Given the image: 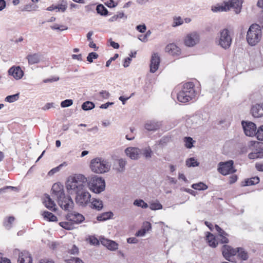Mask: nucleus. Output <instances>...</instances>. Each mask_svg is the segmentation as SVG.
Here are the masks:
<instances>
[{"instance_id":"1","label":"nucleus","mask_w":263,"mask_h":263,"mask_svg":"<svg viewBox=\"0 0 263 263\" xmlns=\"http://www.w3.org/2000/svg\"><path fill=\"white\" fill-rule=\"evenodd\" d=\"M66 189L69 194H76L75 201L79 206L85 207L90 202L91 194L87 189V177L84 175L77 174L69 176Z\"/></svg>"},{"instance_id":"2","label":"nucleus","mask_w":263,"mask_h":263,"mask_svg":"<svg viewBox=\"0 0 263 263\" xmlns=\"http://www.w3.org/2000/svg\"><path fill=\"white\" fill-rule=\"evenodd\" d=\"M52 196L56 199L59 205L65 211L72 209L74 203L71 197L66 196L63 186L60 183H54L52 187Z\"/></svg>"},{"instance_id":"3","label":"nucleus","mask_w":263,"mask_h":263,"mask_svg":"<svg viewBox=\"0 0 263 263\" xmlns=\"http://www.w3.org/2000/svg\"><path fill=\"white\" fill-rule=\"evenodd\" d=\"M196 95L194 83L189 82L182 85L181 89L177 93V99L179 102L186 103L194 99Z\"/></svg>"},{"instance_id":"4","label":"nucleus","mask_w":263,"mask_h":263,"mask_svg":"<svg viewBox=\"0 0 263 263\" xmlns=\"http://www.w3.org/2000/svg\"><path fill=\"white\" fill-rule=\"evenodd\" d=\"M111 165L110 162L107 159L98 157L91 160L89 167L92 172L102 174L108 172Z\"/></svg>"},{"instance_id":"5","label":"nucleus","mask_w":263,"mask_h":263,"mask_svg":"<svg viewBox=\"0 0 263 263\" xmlns=\"http://www.w3.org/2000/svg\"><path fill=\"white\" fill-rule=\"evenodd\" d=\"M262 37L261 27L257 24H252L247 33L246 39L248 43L251 46L256 45Z\"/></svg>"},{"instance_id":"6","label":"nucleus","mask_w":263,"mask_h":263,"mask_svg":"<svg viewBox=\"0 0 263 263\" xmlns=\"http://www.w3.org/2000/svg\"><path fill=\"white\" fill-rule=\"evenodd\" d=\"M88 187L91 192L99 194L105 190V180L102 177L96 175L87 178V189Z\"/></svg>"},{"instance_id":"7","label":"nucleus","mask_w":263,"mask_h":263,"mask_svg":"<svg viewBox=\"0 0 263 263\" xmlns=\"http://www.w3.org/2000/svg\"><path fill=\"white\" fill-rule=\"evenodd\" d=\"M232 41L231 33L228 29L224 28L219 31L216 38L218 45L224 49H227L230 47Z\"/></svg>"},{"instance_id":"8","label":"nucleus","mask_w":263,"mask_h":263,"mask_svg":"<svg viewBox=\"0 0 263 263\" xmlns=\"http://www.w3.org/2000/svg\"><path fill=\"white\" fill-rule=\"evenodd\" d=\"M233 164L234 162L232 160L220 162L218 164V171L224 176L234 173L236 170L234 168Z\"/></svg>"},{"instance_id":"9","label":"nucleus","mask_w":263,"mask_h":263,"mask_svg":"<svg viewBox=\"0 0 263 263\" xmlns=\"http://www.w3.org/2000/svg\"><path fill=\"white\" fill-rule=\"evenodd\" d=\"M124 153L127 157L133 160L139 159L142 156L141 149L137 147H128Z\"/></svg>"},{"instance_id":"10","label":"nucleus","mask_w":263,"mask_h":263,"mask_svg":"<svg viewBox=\"0 0 263 263\" xmlns=\"http://www.w3.org/2000/svg\"><path fill=\"white\" fill-rule=\"evenodd\" d=\"M200 40L199 34L197 32L188 34L184 39V44L189 47H193L198 44Z\"/></svg>"},{"instance_id":"11","label":"nucleus","mask_w":263,"mask_h":263,"mask_svg":"<svg viewBox=\"0 0 263 263\" xmlns=\"http://www.w3.org/2000/svg\"><path fill=\"white\" fill-rule=\"evenodd\" d=\"M241 124L244 132L247 136L252 137L256 135V126L254 123L250 121H242Z\"/></svg>"},{"instance_id":"12","label":"nucleus","mask_w":263,"mask_h":263,"mask_svg":"<svg viewBox=\"0 0 263 263\" xmlns=\"http://www.w3.org/2000/svg\"><path fill=\"white\" fill-rule=\"evenodd\" d=\"M222 253L224 258L229 261L233 262L231 257L237 254V248L234 249L229 245H223L221 249Z\"/></svg>"},{"instance_id":"13","label":"nucleus","mask_w":263,"mask_h":263,"mask_svg":"<svg viewBox=\"0 0 263 263\" xmlns=\"http://www.w3.org/2000/svg\"><path fill=\"white\" fill-rule=\"evenodd\" d=\"M160 57L158 53H153L150 62V72L155 73L158 69L160 63Z\"/></svg>"},{"instance_id":"14","label":"nucleus","mask_w":263,"mask_h":263,"mask_svg":"<svg viewBox=\"0 0 263 263\" xmlns=\"http://www.w3.org/2000/svg\"><path fill=\"white\" fill-rule=\"evenodd\" d=\"M242 1L241 0H228L225 2L226 5L229 8V10L233 8L236 14L241 12L242 9Z\"/></svg>"},{"instance_id":"15","label":"nucleus","mask_w":263,"mask_h":263,"mask_svg":"<svg viewBox=\"0 0 263 263\" xmlns=\"http://www.w3.org/2000/svg\"><path fill=\"white\" fill-rule=\"evenodd\" d=\"M101 243L108 250L114 251L118 248V244L115 241L102 237L100 239Z\"/></svg>"},{"instance_id":"16","label":"nucleus","mask_w":263,"mask_h":263,"mask_svg":"<svg viewBox=\"0 0 263 263\" xmlns=\"http://www.w3.org/2000/svg\"><path fill=\"white\" fill-rule=\"evenodd\" d=\"M252 116L255 118H260L263 116V102L253 105L251 109Z\"/></svg>"},{"instance_id":"17","label":"nucleus","mask_w":263,"mask_h":263,"mask_svg":"<svg viewBox=\"0 0 263 263\" xmlns=\"http://www.w3.org/2000/svg\"><path fill=\"white\" fill-rule=\"evenodd\" d=\"M17 262L18 263H32V259L30 254L26 251L20 252Z\"/></svg>"},{"instance_id":"18","label":"nucleus","mask_w":263,"mask_h":263,"mask_svg":"<svg viewBox=\"0 0 263 263\" xmlns=\"http://www.w3.org/2000/svg\"><path fill=\"white\" fill-rule=\"evenodd\" d=\"M165 51L172 56H178L181 53V50L175 44H170L165 47Z\"/></svg>"},{"instance_id":"19","label":"nucleus","mask_w":263,"mask_h":263,"mask_svg":"<svg viewBox=\"0 0 263 263\" xmlns=\"http://www.w3.org/2000/svg\"><path fill=\"white\" fill-rule=\"evenodd\" d=\"M9 74L16 79L19 80L24 75V72L19 66H13L9 69Z\"/></svg>"},{"instance_id":"20","label":"nucleus","mask_w":263,"mask_h":263,"mask_svg":"<svg viewBox=\"0 0 263 263\" xmlns=\"http://www.w3.org/2000/svg\"><path fill=\"white\" fill-rule=\"evenodd\" d=\"M162 124L160 121L156 120H149L147 121L144 125L145 128L149 131L156 130L160 128Z\"/></svg>"},{"instance_id":"21","label":"nucleus","mask_w":263,"mask_h":263,"mask_svg":"<svg viewBox=\"0 0 263 263\" xmlns=\"http://www.w3.org/2000/svg\"><path fill=\"white\" fill-rule=\"evenodd\" d=\"M43 202L45 206L49 210L53 211H55L57 210L55 203L54 201L52 200L49 195H44L43 199Z\"/></svg>"},{"instance_id":"22","label":"nucleus","mask_w":263,"mask_h":263,"mask_svg":"<svg viewBox=\"0 0 263 263\" xmlns=\"http://www.w3.org/2000/svg\"><path fill=\"white\" fill-rule=\"evenodd\" d=\"M187 123L191 125V127L195 128L202 123V119L199 116H195L189 119Z\"/></svg>"},{"instance_id":"23","label":"nucleus","mask_w":263,"mask_h":263,"mask_svg":"<svg viewBox=\"0 0 263 263\" xmlns=\"http://www.w3.org/2000/svg\"><path fill=\"white\" fill-rule=\"evenodd\" d=\"M215 228L218 233V236L219 237V238L220 239L221 243H228L229 242V239L227 236H228V234L222 229H221L218 225L216 224L215 226Z\"/></svg>"},{"instance_id":"24","label":"nucleus","mask_w":263,"mask_h":263,"mask_svg":"<svg viewBox=\"0 0 263 263\" xmlns=\"http://www.w3.org/2000/svg\"><path fill=\"white\" fill-rule=\"evenodd\" d=\"M27 59L30 65L37 64L42 60V55L40 53L30 54L27 55Z\"/></svg>"},{"instance_id":"25","label":"nucleus","mask_w":263,"mask_h":263,"mask_svg":"<svg viewBox=\"0 0 263 263\" xmlns=\"http://www.w3.org/2000/svg\"><path fill=\"white\" fill-rule=\"evenodd\" d=\"M211 10L213 12H226L229 11V8L226 6L224 2L222 5L217 4L215 6H213Z\"/></svg>"},{"instance_id":"26","label":"nucleus","mask_w":263,"mask_h":263,"mask_svg":"<svg viewBox=\"0 0 263 263\" xmlns=\"http://www.w3.org/2000/svg\"><path fill=\"white\" fill-rule=\"evenodd\" d=\"M90 203L91 208L98 211L101 210L103 207V202L99 199L92 198Z\"/></svg>"},{"instance_id":"27","label":"nucleus","mask_w":263,"mask_h":263,"mask_svg":"<svg viewBox=\"0 0 263 263\" xmlns=\"http://www.w3.org/2000/svg\"><path fill=\"white\" fill-rule=\"evenodd\" d=\"M70 220L76 223H80L84 220V216L79 213L71 214L69 216Z\"/></svg>"},{"instance_id":"28","label":"nucleus","mask_w":263,"mask_h":263,"mask_svg":"<svg viewBox=\"0 0 263 263\" xmlns=\"http://www.w3.org/2000/svg\"><path fill=\"white\" fill-rule=\"evenodd\" d=\"M237 253L238 257L243 260H247L249 258L247 252L242 248H237Z\"/></svg>"},{"instance_id":"29","label":"nucleus","mask_w":263,"mask_h":263,"mask_svg":"<svg viewBox=\"0 0 263 263\" xmlns=\"http://www.w3.org/2000/svg\"><path fill=\"white\" fill-rule=\"evenodd\" d=\"M206 240L210 246L215 248L218 243L216 241L214 235L210 233H208V234L206 236Z\"/></svg>"},{"instance_id":"30","label":"nucleus","mask_w":263,"mask_h":263,"mask_svg":"<svg viewBox=\"0 0 263 263\" xmlns=\"http://www.w3.org/2000/svg\"><path fill=\"white\" fill-rule=\"evenodd\" d=\"M127 164V161L124 159H120L118 160V166L116 168V170L119 173H122L125 171V167Z\"/></svg>"},{"instance_id":"31","label":"nucleus","mask_w":263,"mask_h":263,"mask_svg":"<svg viewBox=\"0 0 263 263\" xmlns=\"http://www.w3.org/2000/svg\"><path fill=\"white\" fill-rule=\"evenodd\" d=\"M141 149L142 151V155H143L145 159H149L152 158L153 152L150 147H146Z\"/></svg>"},{"instance_id":"32","label":"nucleus","mask_w":263,"mask_h":263,"mask_svg":"<svg viewBox=\"0 0 263 263\" xmlns=\"http://www.w3.org/2000/svg\"><path fill=\"white\" fill-rule=\"evenodd\" d=\"M42 215L45 219L49 221H57L58 220L57 217L53 214L49 212L45 211L42 214Z\"/></svg>"},{"instance_id":"33","label":"nucleus","mask_w":263,"mask_h":263,"mask_svg":"<svg viewBox=\"0 0 263 263\" xmlns=\"http://www.w3.org/2000/svg\"><path fill=\"white\" fill-rule=\"evenodd\" d=\"M112 215L113 214L111 212H105L98 215L97 219L99 221H105L110 219Z\"/></svg>"},{"instance_id":"34","label":"nucleus","mask_w":263,"mask_h":263,"mask_svg":"<svg viewBox=\"0 0 263 263\" xmlns=\"http://www.w3.org/2000/svg\"><path fill=\"white\" fill-rule=\"evenodd\" d=\"M259 178L258 177H254L245 180L244 186H250L258 183Z\"/></svg>"},{"instance_id":"35","label":"nucleus","mask_w":263,"mask_h":263,"mask_svg":"<svg viewBox=\"0 0 263 263\" xmlns=\"http://www.w3.org/2000/svg\"><path fill=\"white\" fill-rule=\"evenodd\" d=\"M148 206L152 210H161L163 208L162 205L158 200L150 202Z\"/></svg>"},{"instance_id":"36","label":"nucleus","mask_w":263,"mask_h":263,"mask_svg":"<svg viewBox=\"0 0 263 263\" xmlns=\"http://www.w3.org/2000/svg\"><path fill=\"white\" fill-rule=\"evenodd\" d=\"M192 187L195 190L204 191L208 189V186L203 182H199L197 183H194L192 185Z\"/></svg>"},{"instance_id":"37","label":"nucleus","mask_w":263,"mask_h":263,"mask_svg":"<svg viewBox=\"0 0 263 263\" xmlns=\"http://www.w3.org/2000/svg\"><path fill=\"white\" fill-rule=\"evenodd\" d=\"M186 165L188 167H195L198 166L199 163L197 161L195 158H190L186 160Z\"/></svg>"},{"instance_id":"38","label":"nucleus","mask_w":263,"mask_h":263,"mask_svg":"<svg viewBox=\"0 0 263 263\" xmlns=\"http://www.w3.org/2000/svg\"><path fill=\"white\" fill-rule=\"evenodd\" d=\"M133 204L135 206L141 207L143 209H146L148 207L147 203L142 199L135 200L133 202Z\"/></svg>"},{"instance_id":"39","label":"nucleus","mask_w":263,"mask_h":263,"mask_svg":"<svg viewBox=\"0 0 263 263\" xmlns=\"http://www.w3.org/2000/svg\"><path fill=\"white\" fill-rule=\"evenodd\" d=\"M96 10L97 13L101 15H106L108 14V11L107 9L103 5L101 4L97 6Z\"/></svg>"},{"instance_id":"40","label":"nucleus","mask_w":263,"mask_h":263,"mask_svg":"<svg viewBox=\"0 0 263 263\" xmlns=\"http://www.w3.org/2000/svg\"><path fill=\"white\" fill-rule=\"evenodd\" d=\"M95 105L93 103L90 101H86L83 103L82 108L84 110H89L93 109Z\"/></svg>"},{"instance_id":"41","label":"nucleus","mask_w":263,"mask_h":263,"mask_svg":"<svg viewBox=\"0 0 263 263\" xmlns=\"http://www.w3.org/2000/svg\"><path fill=\"white\" fill-rule=\"evenodd\" d=\"M184 23L183 20L180 16H175L173 18V27L180 26Z\"/></svg>"},{"instance_id":"42","label":"nucleus","mask_w":263,"mask_h":263,"mask_svg":"<svg viewBox=\"0 0 263 263\" xmlns=\"http://www.w3.org/2000/svg\"><path fill=\"white\" fill-rule=\"evenodd\" d=\"M15 218L14 217H9L8 219L4 222V226L6 229L9 230L12 227V224L14 222Z\"/></svg>"},{"instance_id":"43","label":"nucleus","mask_w":263,"mask_h":263,"mask_svg":"<svg viewBox=\"0 0 263 263\" xmlns=\"http://www.w3.org/2000/svg\"><path fill=\"white\" fill-rule=\"evenodd\" d=\"M18 99V94H15L11 96H8L5 99V101L12 103L17 101Z\"/></svg>"},{"instance_id":"44","label":"nucleus","mask_w":263,"mask_h":263,"mask_svg":"<svg viewBox=\"0 0 263 263\" xmlns=\"http://www.w3.org/2000/svg\"><path fill=\"white\" fill-rule=\"evenodd\" d=\"M184 141L185 142V146L188 148H191L193 147V143L194 141L191 137H185Z\"/></svg>"},{"instance_id":"45","label":"nucleus","mask_w":263,"mask_h":263,"mask_svg":"<svg viewBox=\"0 0 263 263\" xmlns=\"http://www.w3.org/2000/svg\"><path fill=\"white\" fill-rule=\"evenodd\" d=\"M63 3L59 4L58 5H55L57 12H64L67 9V5L65 2H63Z\"/></svg>"},{"instance_id":"46","label":"nucleus","mask_w":263,"mask_h":263,"mask_svg":"<svg viewBox=\"0 0 263 263\" xmlns=\"http://www.w3.org/2000/svg\"><path fill=\"white\" fill-rule=\"evenodd\" d=\"M50 28L52 30H59L60 31L66 30L68 29L67 27L64 25H60L57 24H55L50 26Z\"/></svg>"},{"instance_id":"47","label":"nucleus","mask_w":263,"mask_h":263,"mask_svg":"<svg viewBox=\"0 0 263 263\" xmlns=\"http://www.w3.org/2000/svg\"><path fill=\"white\" fill-rule=\"evenodd\" d=\"M256 136L259 140H263V125L260 126L257 129Z\"/></svg>"},{"instance_id":"48","label":"nucleus","mask_w":263,"mask_h":263,"mask_svg":"<svg viewBox=\"0 0 263 263\" xmlns=\"http://www.w3.org/2000/svg\"><path fill=\"white\" fill-rule=\"evenodd\" d=\"M73 104V101L71 99L65 100L61 103V106L63 108L69 107Z\"/></svg>"},{"instance_id":"49","label":"nucleus","mask_w":263,"mask_h":263,"mask_svg":"<svg viewBox=\"0 0 263 263\" xmlns=\"http://www.w3.org/2000/svg\"><path fill=\"white\" fill-rule=\"evenodd\" d=\"M61 227L66 230H71L73 228V226L69 222H61L59 223Z\"/></svg>"},{"instance_id":"50","label":"nucleus","mask_w":263,"mask_h":263,"mask_svg":"<svg viewBox=\"0 0 263 263\" xmlns=\"http://www.w3.org/2000/svg\"><path fill=\"white\" fill-rule=\"evenodd\" d=\"M66 263H84L83 261L78 257H72L65 260Z\"/></svg>"},{"instance_id":"51","label":"nucleus","mask_w":263,"mask_h":263,"mask_svg":"<svg viewBox=\"0 0 263 263\" xmlns=\"http://www.w3.org/2000/svg\"><path fill=\"white\" fill-rule=\"evenodd\" d=\"M98 57V54L96 52H91L88 54L87 60L90 63H92L93 62V59H96Z\"/></svg>"},{"instance_id":"52","label":"nucleus","mask_w":263,"mask_h":263,"mask_svg":"<svg viewBox=\"0 0 263 263\" xmlns=\"http://www.w3.org/2000/svg\"><path fill=\"white\" fill-rule=\"evenodd\" d=\"M151 31L150 30H148L146 32L145 35H141L139 37V39L143 42H146L147 41V38L151 35Z\"/></svg>"},{"instance_id":"53","label":"nucleus","mask_w":263,"mask_h":263,"mask_svg":"<svg viewBox=\"0 0 263 263\" xmlns=\"http://www.w3.org/2000/svg\"><path fill=\"white\" fill-rule=\"evenodd\" d=\"M100 98L102 99H107L110 97V93L106 90H102L99 93Z\"/></svg>"},{"instance_id":"54","label":"nucleus","mask_w":263,"mask_h":263,"mask_svg":"<svg viewBox=\"0 0 263 263\" xmlns=\"http://www.w3.org/2000/svg\"><path fill=\"white\" fill-rule=\"evenodd\" d=\"M105 5L109 8H114L117 6V2H115L114 0H107L105 2Z\"/></svg>"},{"instance_id":"55","label":"nucleus","mask_w":263,"mask_h":263,"mask_svg":"<svg viewBox=\"0 0 263 263\" xmlns=\"http://www.w3.org/2000/svg\"><path fill=\"white\" fill-rule=\"evenodd\" d=\"M142 228L144 229L146 232H148L152 229L151 224L148 221H145L143 223Z\"/></svg>"},{"instance_id":"56","label":"nucleus","mask_w":263,"mask_h":263,"mask_svg":"<svg viewBox=\"0 0 263 263\" xmlns=\"http://www.w3.org/2000/svg\"><path fill=\"white\" fill-rule=\"evenodd\" d=\"M69 253L71 254L77 255L79 253V249L75 245H73L71 249L69 250Z\"/></svg>"},{"instance_id":"57","label":"nucleus","mask_w":263,"mask_h":263,"mask_svg":"<svg viewBox=\"0 0 263 263\" xmlns=\"http://www.w3.org/2000/svg\"><path fill=\"white\" fill-rule=\"evenodd\" d=\"M63 165V164H61L59 166L52 168L48 172V175L49 176H52L55 173H57L59 171L60 168Z\"/></svg>"},{"instance_id":"58","label":"nucleus","mask_w":263,"mask_h":263,"mask_svg":"<svg viewBox=\"0 0 263 263\" xmlns=\"http://www.w3.org/2000/svg\"><path fill=\"white\" fill-rule=\"evenodd\" d=\"M136 29L141 33H144L146 30V27L145 24L138 25Z\"/></svg>"},{"instance_id":"59","label":"nucleus","mask_w":263,"mask_h":263,"mask_svg":"<svg viewBox=\"0 0 263 263\" xmlns=\"http://www.w3.org/2000/svg\"><path fill=\"white\" fill-rule=\"evenodd\" d=\"M146 232H147L142 228L140 230L136 232L135 235L137 237H142L145 235Z\"/></svg>"},{"instance_id":"60","label":"nucleus","mask_w":263,"mask_h":263,"mask_svg":"<svg viewBox=\"0 0 263 263\" xmlns=\"http://www.w3.org/2000/svg\"><path fill=\"white\" fill-rule=\"evenodd\" d=\"M52 107H55L54 104L53 103H46L42 107V109L44 110H48Z\"/></svg>"},{"instance_id":"61","label":"nucleus","mask_w":263,"mask_h":263,"mask_svg":"<svg viewBox=\"0 0 263 263\" xmlns=\"http://www.w3.org/2000/svg\"><path fill=\"white\" fill-rule=\"evenodd\" d=\"M128 243L135 244L138 242V240L135 237H130L127 239Z\"/></svg>"},{"instance_id":"62","label":"nucleus","mask_w":263,"mask_h":263,"mask_svg":"<svg viewBox=\"0 0 263 263\" xmlns=\"http://www.w3.org/2000/svg\"><path fill=\"white\" fill-rule=\"evenodd\" d=\"M237 180V176L235 175H232L230 177L229 182L231 184L234 183Z\"/></svg>"},{"instance_id":"63","label":"nucleus","mask_w":263,"mask_h":263,"mask_svg":"<svg viewBox=\"0 0 263 263\" xmlns=\"http://www.w3.org/2000/svg\"><path fill=\"white\" fill-rule=\"evenodd\" d=\"M248 157H249V158L250 159H256V158H258V152H257V153H251L249 154Z\"/></svg>"},{"instance_id":"64","label":"nucleus","mask_w":263,"mask_h":263,"mask_svg":"<svg viewBox=\"0 0 263 263\" xmlns=\"http://www.w3.org/2000/svg\"><path fill=\"white\" fill-rule=\"evenodd\" d=\"M131 60H132L131 58L129 57H128V58H126V59H125L124 62L123 63V66L124 67H128L129 65V63H130Z\"/></svg>"}]
</instances>
